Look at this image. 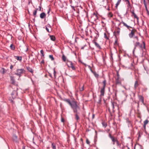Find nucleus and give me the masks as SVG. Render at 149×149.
Wrapping results in <instances>:
<instances>
[{"label":"nucleus","instance_id":"nucleus-1","mask_svg":"<svg viewBox=\"0 0 149 149\" xmlns=\"http://www.w3.org/2000/svg\"><path fill=\"white\" fill-rule=\"evenodd\" d=\"M63 100L70 106L74 113H76L75 115V118L77 121H78L80 118L78 115V111L80 110V108L77 104V102L74 100L71 101L69 99H65Z\"/></svg>","mask_w":149,"mask_h":149},{"label":"nucleus","instance_id":"nucleus-2","mask_svg":"<svg viewBox=\"0 0 149 149\" xmlns=\"http://www.w3.org/2000/svg\"><path fill=\"white\" fill-rule=\"evenodd\" d=\"M103 87L101 88L100 91L101 93L100 96L101 97L103 96L104 95L105 88L106 84V81L105 80H104L103 81Z\"/></svg>","mask_w":149,"mask_h":149},{"label":"nucleus","instance_id":"nucleus-3","mask_svg":"<svg viewBox=\"0 0 149 149\" xmlns=\"http://www.w3.org/2000/svg\"><path fill=\"white\" fill-rule=\"evenodd\" d=\"M16 71L17 72L15 73V74L20 77L21 74L25 72V70L24 69H17Z\"/></svg>","mask_w":149,"mask_h":149},{"label":"nucleus","instance_id":"nucleus-4","mask_svg":"<svg viewBox=\"0 0 149 149\" xmlns=\"http://www.w3.org/2000/svg\"><path fill=\"white\" fill-rule=\"evenodd\" d=\"M17 91L15 90H14L11 93V95L13 98H15L17 96Z\"/></svg>","mask_w":149,"mask_h":149},{"label":"nucleus","instance_id":"nucleus-5","mask_svg":"<svg viewBox=\"0 0 149 149\" xmlns=\"http://www.w3.org/2000/svg\"><path fill=\"white\" fill-rule=\"evenodd\" d=\"M68 63H69V65H68V66L72 68V69L73 70H75L76 69L74 67V65H73V63L71 62H69Z\"/></svg>","mask_w":149,"mask_h":149},{"label":"nucleus","instance_id":"nucleus-6","mask_svg":"<svg viewBox=\"0 0 149 149\" xmlns=\"http://www.w3.org/2000/svg\"><path fill=\"white\" fill-rule=\"evenodd\" d=\"M122 23L123 24V25L126 27L127 28L129 29L130 31H131V30L130 29V28H132V27L128 25L126 23L122 21V22L120 23V24Z\"/></svg>","mask_w":149,"mask_h":149},{"label":"nucleus","instance_id":"nucleus-7","mask_svg":"<svg viewBox=\"0 0 149 149\" xmlns=\"http://www.w3.org/2000/svg\"><path fill=\"white\" fill-rule=\"evenodd\" d=\"M131 32L129 33V36L130 38H132L134 35V32L133 30H131Z\"/></svg>","mask_w":149,"mask_h":149},{"label":"nucleus","instance_id":"nucleus-8","mask_svg":"<svg viewBox=\"0 0 149 149\" xmlns=\"http://www.w3.org/2000/svg\"><path fill=\"white\" fill-rule=\"evenodd\" d=\"M139 42H136L135 43V44H134V49L133 51V53H134V52L135 50L136 49V47L138 46H139Z\"/></svg>","mask_w":149,"mask_h":149},{"label":"nucleus","instance_id":"nucleus-9","mask_svg":"<svg viewBox=\"0 0 149 149\" xmlns=\"http://www.w3.org/2000/svg\"><path fill=\"white\" fill-rule=\"evenodd\" d=\"M13 140L15 142H18L17 136L15 134L13 135Z\"/></svg>","mask_w":149,"mask_h":149},{"label":"nucleus","instance_id":"nucleus-10","mask_svg":"<svg viewBox=\"0 0 149 149\" xmlns=\"http://www.w3.org/2000/svg\"><path fill=\"white\" fill-rule=\"evenodd\" d=\"M109 137L111 139L112 141L113 142H115L117 140L115 139L114 138L113 136H112L110 134H109Z\"/></svg>","mask_w":149,"mask_h":149},{"label":"nucleus","instance_id":"nucleus-11","mask_svg":"<svg viewBox=\"0 0 149 149\" xmlns=\"http://www.w3.org/2000/svg\"><path fill=\"white\" fill-rule=\"evenodd\" d=\"M94 43L95 44V46L98 49H101V47L100 45L96 42H94Z\"/></svg>","mask_w":149,"mask_h":149},{"label":"nucleus","instance_id":"nucleus-12","mask_svg":"<svg viewBox=\"0 0 149 149\" xmlns=\"http://www.w3.org/2000/svg\"><path fill=\"white\" fill-rule=\"evenodd\" d=\"M46 15L44 12H42L40 15V17L41 19H43L45 17Z\"/></svg>","mask_w":149,"mask_h":149},{"label":"nucleus","instance_id":"nucleus-13","mask_svg":"<svg viewBox=\"0 0 149 149\" xmlns=\"http://www.w3.org/2000/svg\"><path fill=\"white\" fill-rule=\"evenodd\" d=\"M111 105L112 107V109L113 111L114 109L115 106L117 107L116 103L114 102H111Z\"/></svg>","mask_w":149,"mask_h":149},{"label":"nucleus","instance_id":"nucleus-14","mask_svg":"<svg viewBox=\"0 0 149 149\" xmlns=\"http://www.w3.org/2000/svg\"><path fill=\"white\" fill-rule=\"evenodd\" d=\"M26 68H27V70H28V71H29L30 72H31L32 73L33 72V69L31 68L30 67H27Z\"/></svg>","mask_w":149,"mask_h":149},{"label":"nucleus","instance_id":"nucleus-15","mask_svg":"<svg viewBox=\"0 0 149 149\" xmlns=\"http://www.w3.org/2000/svg\"><path fill=\"white\" fill-rule=\"evenodd\" d=\"M15 59H16L17 60L19 61H22V57L21 56H15Z\"/></svg>","mask_w":149,"mask_h":149},{"label":"nucleus","instance_id":"nucleus-16","mask_svg":"<svg viewBox=\"0 0 149 149\" xmlns=\"http://www.w3.org/2000/svg\"><path fill=\"white\" fill-rule=\"evenodd\" d=\"M120 32V28H118V30H117L116 31L115 33L116 36H118L119 35Z\"/></svg>","mask_w":149,"mask_h":149},{"label":"nucleus","instance_id":"nucleus-17","mask_svg":"<svg viewBox=\"0 0 149 149\" xmlns=\"http://www.w3.org/2000/svg\"><path fill=\"white\" fill-rule=\"evenodd\" d=\"M138 82L137 81H136L135 82L134 85V88H135V89H136L137 87H138Z\"/></svg>","mask_w":149,"mask_h":149},{"label":"nucleus","instance_id":"nucleus-18","mask_svg":"<svg viewBox=\"0 0 149 149\" xmlns=\"http://www.w3.org/2000/svg\"><path fill=\"white\" fill-rule=\"evenodd\" d=\"M10 80L12 81V83L14 84L15 83V81L14 78L12 76L10 77Z\"/></svg>","mask_w":149,"mask_h":149},{"label":"nucleus","instance_id":"nucleus-19","mask_svg":"<svg viewBox=\"0 0 149 149\" xmlns=\"http://www.w3.org/2000/svg\"><path fill=\"white\" fill-rule=\"evenodd\" d=\"M50 39L51 40L53 41H54L55 40L56 38L54 36H50Z\"/></svg>","mask_w":149,"mask_h":149},{"label":"nucleus","instance_id":"nucleus-20","mask_svg":"<svg viewBox=\"0 0 149 149\" xmlns=\"http://www.w3.org/2000/svg\"><path fill=\"white\" fill-rule=\"evenodd\" d=\"M10 47L13 50H14L15 49V46L13 44L10 45Z\"/></svg>","mask_w":149,"mask_h":149},{"label":"nucleus","instance_id":"nucleus-21","mask_svg":"<svg viewBox=\"0 0 149 149\" xmlns=\"http://www.w3.org/2000/svg\"><path fill=\"white\" fill-rule=\"evenodd\" d=\"M132 13L133 14L134 18H136L137 19H138L139 17L137 16L136 14L134 13V11H133Z\"/></svg>","mask_w":149,"mask_h":149},{"label":"nucleus","instance_id":"nucleus-22","mask_svg":"<svg viewBox=\"0 0 149 149\" xmlns=\"http://www.w3.org/2000/svg\"><path fill=\"white\" fill-rule=\"evenodd\" d=\"M139 100L143 103L144 102V100L143 97L142 96L139 97Z\"/></svg>","mask_w":149,"mask_h":149},{"label":"nucleus","instance_id":"nucleus-23","mask_svg":"<svg viewBox=\"0 0 149 149\" xmlns=\"http://www.w3.org/2000/svg\"><path fill=\"white\" fill-rule=\"evenodd\" d=\"M121 0H118L117 3H116V7H117L118 5L121 2Z\"/></svg>","mask_w":149,"mask_h":149},{"label":"nucleus","instance_id":"nucleus-24","mask_svg":"<svg viewBox=\"0 0 149 149\" xmlns=\"http://www.w3.org/2000/svg\"><path fill=\"white\" fill-rule=\"evenodd\" d=\"M52 146L53 149H56L55 145L54 143H52Z\"/></svg>","mask_w":149,"mask_h":149},{"label":"nucleus","instance_id":"nucleus-25","mask_svg":"<svg viewBox=\"0 0 149 149\" xmlns=\"http://www.w3.org/2000/svg\"><path fill=\"white\" fill-rule=\"evenodd\" d=\"M37 10H36L34 11L33 12V15L35 17H36V15L37 13Z\"/></svg>","mask_w":149,"mask_h":149},{"label":"nucleus","instance_id":"nucleus-26","mask_svg":"<svg viewBox=\"0 0 149 149\" xmlns=\"http://www.w3.org/2000/svg\"><path fill=\"white\" fill-rule=\"evenodd\" d=\"M62 59L63 61L64 62H65L66 60V57L65 56L63 55L62 56Z\"/></svg>","mask_w":149,"mask_h":149},{"label":"nucleus","instance_id":"nucleus-27","mask_svg":"<svg viewBox=\"0 0 149 149\" xmlns=\"http://www.w3.org/2000/svg\"><path fill=\"white\" fill-rule=\"evenodd\" d=\"M102 125L103 127H104V128L106 127L107 125V124L105 122H102Z\"/></svg>","mask_w":149,"mask_h":149},{"label":"nucleus","instance_id":"nucleus-28","mask_svg":"<svg viewBox=\"0 0 149 149\" xmlns=\"http://www.w3.org/2000/svg\"><path fill=\"white\" fill-rule=\"evenodd\" d=\"M108 16L109 17H112L113 16V14L111 12H109L108 14Z\"/></svg>","mask_w":149,"mask_h":149},{"label":"nucleus","instance_id":"nucleus-29","mask_svg":"<svg viewBox=\"0 0 149 149\" xmlns=\"http://www.w3.org/2000/svg\"><path fill=\"white\" fill-rule=\"evenodd\" d=\"M148 120H146L144 122V124L145 125H146L148 123Z\"/></svg>","mask_w":149,"mask_h":149},{"label":"nucleus","instance_id":"nucleus-30","mask_svg":"<svg viewBox=\"0 0 149 149\" xmlns=\"http://www.w3.org/2000/svg\"><path fill=\"white\" fill-rule=\"evenodd\" d=\"M49 58L51 59L52 61L53 60H54V58L52 55H49Z\"/></svg>","mask_w":149,"mask_h":149},{"label":"nucleus","instance_id":"nucleus-31","mask_svg":"<svg viewBox=\"0 0 149 149\" xmlns=\"http://www.w3.org/2000/svg\"><path fill=\"white\" fill-rule=\"evenodd\" d=\"M94 74L96 77H98L99 76V75L95 72H93Z\"/></svg>","mask_w":149,"mask_h":149},{"label":"nucleus","instance_id":"nucleus-32","mask_svg":"<svg viewBox=\"0 0 149 149\" xmlns=\"http://www.w3.org/2000/svg\"><path fill=\"white\" fill-rule=\"evenodd\" d=\"M117 79H119L120 78V75L119 74L118 72L117 71Z\"/></svg>","mask_w":149,"mask_h":149},{"label":"nucleus","instance_id":"nucleus-33","mask_svg":"<svg viewBox=\"0 0 149 149\" xmlns=\"http://www.w3.org/2000/svg\"><path fill=\"white\" fill-rule=\"evenodd\" d=\"M103 96L101 97L100 96V97L98 100V103H100L101 102V98Z\"/></svg>","mask_w":149,"mask_h":149},{"label":"nucleus","instance_id":"nucleus-34","mask_svg":"<svg viewBox=\"0 0 149 149\" xmlns=\"http://www.w3.org/2000/svg\"><path fill=\"white\" fill-rule=\"evenodd\" d=\"M139 47L141 49H143V45H142V44H140L139 43Z\"/></svg>","mask_w":149,"mask_h":149},{"label":"nucleus","instance_id":"nucleus-35","mask_svg":"<svg viewBox=\"0 0 149 149\" xmlns=\"http://www.w3.org/2000/svg\"><path fill=\"white\" fill-rule=\"evenodd\" d=\"M40 53H41V54H42V56L43 57L44 56V54L43 51L42 50H41L40 51Z\"/></svg>","mask_w":149,"mask_h":149},{"label":"nucleus","instance_id":"nucleus-36","mask_svg":"<svg viewBox=\"0 0 149 149\" xmlns=\"http://www.w3.org/2000/svg\"><path fill=\"white\" fill-rule=\"evenodd\" d=\"M84 85H83L81 88H79V90L80 91H82L84 90Z\"/></svg>","mask_w":149,"mask_h":149},{"label":"nucleus","instance_id":"nucleus-37","mask_svg":"<svg viewBox=\"0 0 149 149\" xmlns=\"http://www.w3.org/2000/svg\"><path fill=\"white\" fill-rule=\"evenodd\" d=\"M143 48L144 49H145V45H146L145 43L144 42H143Z\"/></svg>","mask_w":149,"mask_h":149},{"label":"nucleus","instance_id":"nucleus-38","mask_svg":"<svg viewBox=\"0 0 149 149\" xmlns=\"http://www.w3.org/2000/svg\"><path fill=\"white\" fill-rule=\"evenodd\" d=\"M46 30L47 31L49 32H50L49 31V28L48 27H46Z\"/></svg>","mask_w":149,"mask_h":149},{"label":"nucleus","instance_id":"nucleus-39","mask_svg":"<svg viewBox=\"0 0 149 149\" xmlns=\"http://www.w3.org/2000/svg\"><path fill=\"white\" fill-rule=\"evenodd\" d=\"M86 142L87 144H89L90 143V142L88 139L86 140Z\"/></svg>","mask_w":149,"mask_h":149},{"label":"nucleus","instance_id":"nucleus-40","mask_svg":"<svg viewBox=\"0 0 149 149\" xmlns=\"http://www.w3.org/2000/svg\"><path fill=\"white\" fill-rule=\"evenodd\" d=\"M126 1H127V2L128 3L129 6H130V3L129 1H128V0H126Z\"/></svg>","mask_w":149,"mask_h":149},{"label":"nucleus","instance_id":"nucleus-41","mask_svg":"<svg viewBox=\"0 0 149 149\" xmlns=\"http://www.w3.org/2000/svg\"><path fill=\"white\" fill-rule=\"evenodd\" d=\"M64 119H63V118H62L61 119V121L62 122L64 123Z\"/></svg>","mask_w":149,"mask_h":149},{"label":"nucleus","instance_id":"nucleus-42","mask_svg":"<svg viewBox=\"0 0 149 149\" xmlns=\"http://www.w3.org/2000/svg\"><path fill=\"white\" fill-rule=\"evenodd\" d=\"M104 37L105 38H107V35H106V33H104Z\"/></svg>","mask_w":149,"mask_h":149},{"label":"nucleus","instance_id":"nucleus-43","mask_svg":"<svg viewBox=\"0 0 149 149\" xmlns=\"http://www.w3.org/2000/svg\"><path fill=\"white\" fill-rule=\"evenodd\" d=\"M144 4H145V7H146V10L147 11V12H148V11L147 8V6L146 4V3H144Z\"/></svg>","mask_w":149,"mask_h":149},{"label":"nucleus","instance_id":"nucleus-44","mask_svg":"<svg viewBox=\"0 0 149 149\" xmlns=\"http://www.w3.org/2000/svg\"><path fill=\"white\" fill-rule=\"evenodd\" d=\"M135 38H136V40H137V41H138L139 40V39H138V37L137 36H135L134 37Z\"/></svg>","mask_w":149,"mask_h":149},{"label":"nucleus","instance_id":"nucleus-45","mask_svg":"<svg viewBox=\"0 0 149 149\" xmlns=\"http://www.w3.org/2000/svg\"><path fill=\"white\" fill-rule=\"evenodd\" d=\"M13 68V65H11L10 66V68L11 69H12Z\"/></svg>","mask_w":149,"mask_h":149},{"label":"nucleus","instance_id":"nucleus-46","mask_svg":"<svg viewBox=\"0 0 149 149\" xmlns=\"http://www.w3.org/2000/svg\"><path fill=\"white\" fill-rule=\"evenodd\" d=\"M44 63V61L43 60H42L41 61V63Z\"/></svg>","mask_w":149,"mask_h":149},{"label":"nucleus","instance_id":"nucleus-47","mask_svg":"<svg viewBox=\"0 0 149 149\" xmlns=\"http://www.w3.org/2000/svg\"><path fill=\"white\" fill-rule=\"evenodd\" d=\"M146 125H145L144 124V125H143V128H144V129H146Z\"/></svg>","mask_w":149,"mask_h":149},{"label":"nucleus","instance_id":"nucleus-48","mask_svg":"<svg viewBox=\"0 0 149 149\" xmlns=\"http://www.w3.org/2000/svg\"><path fill=\"white\" fill-rule=\"evenodd\" d=\"M55 74H56V72H55V71L54 69V76H55Z\"/></svg>","mask_w":149,"mask_h":149},{"label":"nucleus","instance_id":"nucleus-49","mask_svg":"<svg viewBox=\"0 0 149 149\" xmlns=\"http://www.w3.org/2000/svg\"><path fill=\"white\" fill-rule=\"evenodd\" d=\"M116 141L117 142V145H119V143H118V141L117 140V141Z\"/></svg>","mask_w":149,"mask_h":149},{"label":"nucleus","instance_id":"nucleus-50","mask_svg":"<svg viewBox=\"0 0 149 149\" xmlns=\"http://www.w3.org/2000/svg\"><path fill=\"white\" fill-rule=\"evenodd\" d=\"M72 9H73L74 11L75 10V9H74V7L73 6H72Z\"/></svg>","mask_w":149,"mask_h":149},{"label":"nucleus","instance_id":"nucleus-51","mask_svg":"<svg viewBox=\"0 0 149 149\" xmlns=\"http://www.w3.org/2000/svg\"><path fill=\"white\" fill-rule=\"evenodd\" d=\"M147 14L149 15V11H148V12H147Z\"/></svg>","mask_w":149,"mask_h":149},{"label":"nucleus","instance_id":"nucleus-52","mask_svg":"<svg viewBox=\"0 0 149 149\" xmlns=\"http://www.w3.org/2000/svg\"><path fill=\"white\" fill-rule=\"evenodd\" d=\"M39 10L40 11L41 10V8L40 6H39Z\"/></svg>","mask_w":149,"mask_h":149},{"label":"nucleus","instance_id":"nucleus-53","mask_svg":"<svg viewBox=\"0 0 149 149\" xmlns=\"http://www.w3.org/2000/svg\"><path fill=\"white\" fill-rule=\"evenodd\" d=\"M94 15H95L96 17H97V15H96L95 13H94Z\"/></svg>","mask_w":149,"mask_h":149},{"label":"nucleus","instance_id":"nucleus-54","mask_svg":"<svg viewBox=\"0 0 149 149\" xmlns=\"http://www.w3.org/2000/svg\"><path fill=\"white\" fill-rule=\"evenodd\" d=\"M107 10H110V9H109V8H108L107 9Z\"/></svg>","mask_w":149,"mask_h":149},{"label":"nucleus","instance_id":"nucleus-55","mask_svg":"<svg viewBox=\"0 0 149 149\" xmlns=\"http://www.w3.org/2000/svg\"><path fill=\"white\" fill-rule=\"evenodd\" d=\"M81 49H83L84 48V47H81Z\"/></svg>","mask_w":149,"mask_h":149},{"label":"nucleus","instance_id":"nucleus-56","mask_svg":"<svg viewBox=\"0 0 149 149\" xmlns=\"http://www.w3.org/2000/svg\"><path fill=\"white\" fill-rule=\"evenodd\" d=\"M49 13V11H48V13Z\"/></svg>","mask_w":149,"mask_h":149},{"label":"nucleus","instance_id":"nucleus-57","mask_svg":"<svg viewBox=\"0 0 149 149\" xmlns=\"http://www.w3.org/2000/svg\"><path fill=\"white\" fill-rule=\"evenodd\" d=\"M114 144H115L114 142H113V145H114Z\"/></svg>","mask_w":149,"mask_h":149},{"label":"nucleus","instance_id":"nucleus-58","mask_svg":"<svg viewBox=\"0 0 149 149\" xmlns=\"http://www.w3.org/2000/svg\"><path fill=\"white\" fill-rule=\"evenodd\" d=\"M38 10V9L37 8L36 10H37H37Z\"/></svg>","mask_w":149,"mask_h":149},{"label":"nucleus","instance_id":"nucleus-59","mask_svg":"<svg viewBox=\"0 0 149 149\" xmlns=\"http://www.w3.org/2000/svg\"><path fill=\"white\" fill-rule=\"evenodd\" d=\"M94 115H93V117H94Z\"/></svg>","mask_w":149,"mask_h":149},{"label":"nucleus","instance_id":"nucleus-60","mask_svg":"<svg viewBox=\"0 0 149 149\" xmlns=\"http://www.w3.org/2000/svg\"><path fill=\"white\" fill-rule=\"evenodd\" d=\"M113 149H115V148H113Z\"/></svg>","mask_w":149,"mask_h":149},{"label":"nucleus","instance_id":"nucleus-61","mask_svg":"<svg viewBox=\"0 0 149 149\" xmlns=\"http://www.w3.org/2000/svg\"><path fill=\"white\" fill-rule=\"evenodd\" d=\"M149 1V0H148Z\"/></svg>","mask_w":149,"mask_h":149}]
</instances>
